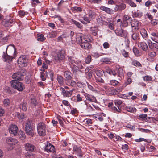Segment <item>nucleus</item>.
<instances>
[{
	"label": "nucleus",
	"mask_w": 158,
	"mask_h": 158,
	"mask_svg": "<svg viewBox=\"0 0 158 158\" xmlns=\"http://www.w3.org/2000/svg\"><path fill=\"white\" fill-rule=\"evenodd\" d=\"M17 54L14 46L10 45L7 47L6 52H3L2 58L4 61L10 63L16 57Z\"/></svg>",
	"instance_id": "1"
},
{
	"label": "nucleus",
	"mask_w": 158,
	"mask_h": 158,
	"mask_svg": "<svg viewBox=\"0 0 158 158\" xmlns=\"http://www.w3.org/2000/svg\"><path fill=\"white\" fill-rule=\"evenodd\" d=\"M35 127L32 123L31 120H28L25 125V131L27 135L33 136L34 135Z\"/></svg>",
	"instance_id": "2"
},
{
	"label": "nucleus",
	"mask_w": 158,
	"mask_h": 158,
	"mask_svg": "<svg viewBox=\"0 0 158 158\" xmlns=\"http://www.w3.org/2000/svg\"><path fill=\"white\" fill-rule=\"evenodd\" d=\"M10 83L12 87L19 91H22L25 88L24 85L17 80H12Z\"/></svg>",
	"instance_id": "3"
},
{
	"label": "nucleus",
	"mask_w": 158,
	"mask_h": 158,
	"mask_svg": "<svg viewBox=\"0 0 158 158\" xmlns=\"http://www.w3.org/2000/svg\"><path fill=\"white\" fill-rule=\"evenodd\" d=\"M37 130L38 133L40 136H44L46 134V125L43 122L39 123L37 125Z\"/></svg>",
	"instance_id": "4"
},
{
	"label": "nucleus",
	"mask_w": 158,
	"mask_h": 158,
	"mask_svg": "<svg viewBox=\"0 0 158 158\" xmlns=\"http://www.w3.org/2000/svg\"><path fill=\"white\" fill-rule=\"evenodd\" d=\"M25 70L23 69H20L18 72L15 73L12 75V78L14 80H17L19 81L23 80V76L25 73Z\"/></svg>",
	"instance_id": "5"
},
{
	"label": "nucleus",
	"mask_w": 158,
	"mask_h": 158,
	"mask_svg": "<svg viewBox=\"0 0 158 158\" xmlns=\"http://www.w3.org/2000/svg\"><path fill=\"white\" fill-rule=\"evenodd\" d=\"M65 51L64 49H62L59 51L57 55L55 56V60L57 62H60L64 59L65 56Z\"/></svg>",
	"instance_id": "6"
},
{
	"label": "nucleus",
	"mask_w": 158,
	"mask_h": 158,
	"mask_svg": "<svg viewBox=\"0 0 158 158\" xmlns=\"http://www.w3.org/2000/svg\"><path fill=\"white\" fill-rule=\"evenodd\" d=\"M115 33L117 36L121 37H126L128 33L127 31L121 28H117L114 31Z\"/></svg>",
	"instance_id": "7"
},
{
	"label": "nucleus",
	"mask_w": 158,
	"mask_h": 158,
	"mask_svg": "<svg viewBox=\"0 0 158 158\" xmlns=\"http://www.w3.org/2000/svg\"><path fill=\"white\" fill-rule=\"evenodd\" d=\"M68 60L73 65H76L78 67L81 69H82L83 67L81 64V62L77 60V59H75L73 57L71 56L69 57L68 58Z\"/></svg>",
	"instance_id": "8"
},
{
	"label": "nucleus",
	"mask_w": 158,
	"mask_h": 158,
	"mask_svg": "<svg viewBox=\"0 0 158 158\" xmlns=\"http://www.w3.org/2000/svg\"><path fill=\"white\" fill-rule=\"evenodd\" d=\"M9 132L10 135L15 136L17 135L18 131V128L15 125H11L9 128Z\"/></svg>",
	"instance_id": "9"
},
{
	"label": "nucleus",
	"mask_w": 158,
	"mask_h": 158,
	"mask_svg": "<svg viewBox=\"0 0 158 158\" xmlns=\"http://www.w3.org/2000/svg\"><path fill=\"white\" fill-rule=\"evenodd\" d=\"M60 90L61 91V94L63 95L64 97H69L71 96L72 94L73 91V89H72L70 91L65 90L64 88L62 87L60 88Z\"/></svg>",
	"instance_id": "10"
},
{
	"label": "nucleus",
	"mask_w": 158,
	"mask_h": 158,
	"mask_svg": "<svg viewBox=\"0 0 158 158\" xmlns=\"http://www.w3.org/2000/svg\"><path fill=\"white\" fill-rule=\"evenodd\" d=\"M139 48L144 52L148 51V48L146 43L144 42H139L138 44Z\"/></svg>",
	"instance_id": "11"
},
{
	"label": "nucleus",
	"mask_w": 158,
	"mask_h": 158,
	"mask_svg": "<svg viewBox=\"0 0 158 158\" xmlns=\"http://www.w3.org/2000/svg\"><path fill=\"white\" fill-rule=\"evenodd\" d=\"M25 149L27 151L34 152L35 150V147L31 144L27 143L24 144Z\"/></svg>",
	"instance_id": "12"
},
{
	"label": "nucleus",
	"mask_w": 158,
	"mask_h": 158,
	"mask_svg": "<svg viewBox=\"0 0 158 158\" xmlns=\"http://www.w3.org/2000/svg\"><path fill=\"white\" fill-rule=\"evenodd\" d=\"M2 23V25L5 27H8L10 26H11L12 24L14 23V22L13 19H10L7 20L4 19Z\"/></svg>",
	"instance_id": "13"
},
{
	"label": "nucleus",
	"mask_w": 158,
	"mask_h": 158,
	"mask_svg": "<svg viewBox=\"0 0 158 158\" xmlns=\"http://www.w3.org/2000/svg\"><path fill=\"white\" fill-rule=\"evenodd\" d=\"M84 104L82 105V107L85 109L86 110L87 112H91L94 110L91 106V105L89 104L86 101H84Z\"/></svg>",
	"instance_id": "14"
},
{
	"label": "nucleus",
	"mask_w": 158,
	"mask_h": 158,
	"mask_svg": "<svg viewBox=\"0 0 158 158\" xmlns=\"http://www.w3.org/2000/svg\"><path fill=\"white\" fill-rule=\"evenodd\" d=\"M45 150L47 152H53L55 151V148L53 145L48 143L47 144L45 148Z\"/></svg>",
	"instance_id": "15"
},
{
	"label": "nucleus",
	"mask_w": 158,
	"mask_h": 158,
	"mask_svg": "<svg viewBox=\"0 0 158 158\" xmlns=\"http://www.w3.org/2000/svg\"><path fill=\"white\" fill-rule=\"evenodd\" d=\"M6 142L8 145L11 146L17 143L18 141L15 139L10 137L7 139Z\"/></svg>",
	"instance_id": "16"
},
{
	"label": "nucleus",
	"mask_w": 158,
	"mask_h": 158,
	"mask_svg": "<svg viewBox=\"0 0 158 158\" xmlns=\"http://www.w3.org/2000/svg\"><path fill=\"white\" fill-rule=\"evenodd\" d=\"M18 64L22 66H25L27 62V59L25 58V56H22L19 57L18 59Z\"/></svg>",
	"instance_id": "17"
},
{
	"label": "nucleus",
	"mask_w": 158,
	"mask_h": 158,
	"mask_svg": "<svg viewBox=\"0 0 158 158\" xmlns=\"http://www.w3.org/2000/svg\"><path fill=\"white\" fill-rule=\"evenodd\" d=\"M84 96L86 98L85 101L87 100L89 102H95L97 101L95 97L93 96L87 94H85Z\"/></svg>",
	"instance_id": "18"
},
{
	"label": "nucleus",
	"mask_w": 158,
	"mask_h": 158,
	"mask_svg": "<svg viewBox=\"0 0 158 158\" xmlns=\"http://www.w3.org/2000/svg\"><path fill=\"white\" fill-rule=\"evenodd\" d=\"M126 7V5L124 3H121L119 5H116L114 8L115 11H121L125 9Z\"/></svg>",
	"instance_id": "19"
},
{
	"label": "nucleus",
	"mask_w": 158,
	"mask_h": 158,
	"mask_svg": "<svg viewBox=\"0 0 158 158\" xmlns=\"http://www.w3.org/2000/svg\"><path fill=\"white\" fill-rule=\"evenodd\" d=\"M139 22L135 19L132 20L131 22L132 27H134L135 30L139 29Z\"/></svg>",
	"instance_id": "20"
},
{
	"label": "nucleus",
	"mask_w": 158,
	"mask_h": 158,
	"mask_svg": "<svg viewBox=\"0 0 158 158\" xmlns=\"http://www.w3.org/2000/svg\"><path fill=\"white\" fill-rule=\"evenodd\" d=\"M89 42H86V43L83 42L81 44V46L82 48L88 50L90 49L92 47L91 44Z\"/></svg>",
	"instance_id": "21"
},
{
	"label": "nucleus",
	"mask_w": 158,
	"mask_h": 158,
	"mask_svg": "<svg viewBox=\"0 0 158 158\" xmlns=\"http://www.w3.org/2000/svg\"><path fill=\"white\" fill-rule=\"evenodd\" d=\"M140 34L144 39L147 40L148 38V36L147 31L144 29L142 28L140 30Z\"/></svg>",
	"instance_id": "22"
},
{
	"label": "nucleus",
	"mask_w": 158,
	"mask_h": 158,
	"mask_svg": "<svg viewBox=\"0 0 158 158\" xmlns=\"http://www.w3.org/2000/svg\"><path fill=\"white\" fill-rule=\"evenodd\" d=\"M19 107L23 111H26L27 108V102L24 101L22 102L20 104Z\"/></svg>",
	"instance_id": "23"
},
{
	"label": "nucleus",
	"mask_w": 158,
	"mask_h": 158,
	"mask_svg": "<svg viewBox=\"0 0 158 158\" xmlns=\"http://www.w3.org/2000/svg\"><path fill=\"white\" fill-rule=\"evenodd\" d=\"M66 84L68 86H71L73 87L76 85V82L71 79L65 80Z\"/></svg>",
	"instance_id": "24"
},
{
	"label": "nucleus",
	"mask_w": 158,
	"mask_h": 158,
	"mask_svg": "<svg viewBox=\"0 0 158 158\" xmlns=\"http://www.w3.org/2000/svg\"><path fill=\"white\" fill-rule=\"evenodd\" d=\"M89 19H94L96 17V14L95 11L93 10H90L88 12Z\"/></svg>",
	"instance_id": "25"
},
{
	"label": "nucleus",
	"mask_w": 158,
	"mask_h": 158,
	"mask_svg": "<svg viewBox=\"0 0 158 158\" xmlns=\"http://www.w3.org/2000/svg\"><path fill=\"white\" fill-rule=\"evenodd\" d=\"M73 150L75 154H77L80 157H81L82 155L80 154L81 152V148L78 147L77 146L74 145L73 147Z\"/></svg>",
	"instance_id": "26"
},
{
	"label": "nucleus",
	"mask_w": 158,
	"mask_h": 158,
	"mask_svg": "<svg viewBox=\"0 0 158 158\" xmlns=\"http://www.w3.org/2000/svg\"><path fill=\"white\" fill-rule=\"evenodd\" d=\"M100 9L101 10L104 11L109 14H111L113 12V10L111 9L103 6H101Z\"/></svg>",
	"instance_id": "27"
},
{
	"label": "nucleus",
	"mask_w": 158,
	"mask_h": 158,
	"mask_svg": "<svg viewBox=\"0 0 158 158\" xmlns=\"http://www.w3.org/2000/svg\"><path fill=\"white\" fill-rule=\"evenodd\" d=\"M84 36L85 35L82 34L77 35L76 38L77 42L78 44H80L82 42L83 39L84 38Z\"/></svg>",
	"instance_id": "28"
},
{
	"label": "nucleus",
	"mask_w": 158,
	"mask_h": 158,
	"mask_svg": "<svg viewBox=\"0 0 158 158\" xmlns=\"http://www.w3.org/2000/svg\"><path fill=\"white\" fill-rule=\"evenodd\" d=\"M71 23L73 24H74L77 27L81 29L82 28L83 26L81 23L73 19H72L71 20Z\"/></svg>",
	"instance_id": "29"
},
{
	"label": "nucleus",
	"mask_w": 158,
	"mask_h": 158,
	"mask_svg": "<svg viewBox=\"0 0 158 158\" xmlns=\"http://www.w3.org/2000/svg\"><path fill=\"white\" fill-rule=\"evenodd\" d=\"M90 29L92 34L94 36H96L97 34L98 31V27L95 26L92 27H91Z\"/></svg>",
	"instance_id": "30"
},
{
	"label": "nucleus",
	"mask_w": 158,
	"mask_h": 158,
	"mask_svg": "<svg viewBox=\"0 0 158 158\" xmlns=\"http://www.w3.org/2000/svg\"><path fill=\"white\" fill-rule=\"evenodd\" d=\"M71 73L69 71H66L64 72V75L66 78L65 80L71 79L72 76H71Z\"/></svg>",
	"instance_id": "31"
},
{
	"label": "nucleus",
	"mask_w": 158,
	"mask_h": 158,
	"mask_svg": "<svg viewBox=\"0 0 158 158\" xmlns=\"http://www.w3.org/2000/svg\"><path fill=\"white\" fill-rule=\"evenodd\" d=\"M57 80L60 85H63L64 79L61 75H58L57 77Z\"/></svg>",
	"instance_id": "32"
},
{
	"label": "nucleus",
	"mask_w": 158,
	"mask_h": 158,
	"mask_svg": "<svg viewBox=\"0 0 158 158\" xmlns=\"http://www.w3.org/2000/svg\"><path fill=\"white\" fill-rule=\"evenodd\" d=\"M19 135L20 139L22 140H24L25 139V135L22 131L20 130L19 133Z\"/></svg>",
	"instance_id": "33"
},
{
	"label": "nucleus",
	"mask_w": 158,
	"mask_h": 158,
	"mask_svg": "<svg viewBox=\"0 0 158 158\" xmlns=\"http://www.w3.org/2000/svg\"><path fill=\"white\" fill-rule=\"evenodd\" d=\"M45 38L44 37L43 35L37 34V40L38 41L43 42L45 40Z\"/></svg>",
	"instance_id": "34"
},
{
	"label": "nucleus",
	"mask_w": 158,
	"mask_h": 158,
	"mask_svg": "<svg viewBox=\"0 0 158 158\" xmlns=\"http://www.w3.org/2000/svg\"><path fill=\"white\" fill-rule=\"evenodd\" d=\"M40 77L43 81H45L46 80V78L48 77V72L46 71L45 73H40Z\"/></svg>",
	"instance_id": "35"
},
{
	"label": "nucleus",
	"mask_w": 158,
	"mask_h": 158,
	"mask_svg": "<svg viewBox=\"0 0 158 158\" xmlns=\"http://www.w3.org/2000/svg\"><path fill=\"white\" fill-rule=\"evenodd\" d=\"M131 38L135 41L139 39V34L137 33H134L131 35Z\"/></svg>",
	"instance_id": "36"
},
{
	"label": "nucleus",
	"mask_w": 158,
	"mask_h": 158,
	"mask_svg": "<svg viewBox=\"0 0 158 158\" xmlns=\"http://www.w3.org/2000/svg\"><path fill=\"white\" fill-rule=\"evenodd\" d=\"M117 72L118 73V76L119 77L121 78L123 77L124 74L123 69L122 68H119L118 70H117Z\"/></svg>",
	"instance_id": "37"
},
{
	"label": "nucleus",
	"mask_w": 158,
	"mask_h": 158,
	"mask_svg": "<svg viewBox=\"0 0 158 158\" xmlns=\"http://www.w3.org/2000/svg\"><path fill=\"white\" fill-rule=\"evenodd\" d=\"M133 51L134 54L137 56H140V52H139L138 49L136 48H134L133 49Z\"/></svg>",
	"instance_id": "38"
},
{
	"label": "nucleus",
	"mask_w": 158,
	"mask_h": 158,
	"mask_svg": "<svg viewBox=\"0 0 158 158\" xmlns=\"http://www.w3.org/2000/svg\"><path fill=\"white\" fill-rule=\"evenodd\" d=\"M126 110L128 112H135L136 111L135 108L132 107H126Z\"/></svg>",
	"instance_id": "39"
},
{
	"label": "nucleus",
	"mask_w": 158,
	"mask_h": 158,
	"mask_svg": "<svg viewBox=\"0 0 158 158\" xmlns=\"http://www.w3.org/2000/svg\"><path fill=\"white\" fill-rule=\"evenodd\" d=\"M147 114H140L139 115V117L140 118L142 119H145V120L146 121H148V119H150L151 117H148L147 118Z\"/></svg>",
	"instance_id": "40"
},
{
	"label": "nucleus",
	"mask_w": 158,
	"mask_h": 158,
	"mask_svg": "<svg viewBox=\"0 0 158 158\" xmlns=\"http://www.w3.org/2000/svg\"><path fill=\"white\" fill-rule=\"evenodd\" d=\"M93 71L98 77H100L102 75V73L100 70L95 69H94Z\"/></svg>",
	"instance_id": "41"
},
{
	"label": "nucleus",
	"mask_w": 158,
	"mask_h": 158,
	"mask_svg": "<svg viewBox=\"0 0 158 158\" xmlns=\"http://www.w3.org/2000/svg\"><path fill=\"white\" fill-rule=\"evenodd\" d=\"M10 103V100L8 99H5L3 100V104L5 106H9Z\"/></svg>",
	"instance_id": "42"
},
{
	"label": "nucleus",
	"mask_w": 158,
	"mask_h": 158,
	"mask_svg": "<svg viewBox=\"0 0 158 158\" xmlns=\"http://www.w3.org/2000/svg\"><path fill=\"white\" fill-rule=\"evenodd\" d=\"M122 54L123 56L126 58L129 57V52L126 51L125 50H123L122 51Z\"/></svg>",
	"instance_id": "43"
},
{
	"label": "nucleus",
	"mask_w": 158,
	"mask_h": 158,
	"mask_svg": "<svg viewBox=\"0 0 158 158\" xmlns=\"http://www.w3.org/2000/svg\"><path fill=\"white\" fill-rule=\"evenodd\" d=\"M109 84L113 86H115L119 85V82L115 80H111L110 81V83Z\"/></svg>",
	"instance_id": "44"
},
{
	"label": "nucleus",
	"mask_w": 158,
	"mask_h": 158,
	"mask_svg": "<svg viewBox=\"0 0 158 158\" xmlns=\"http://www.w3.org/2000/svg\"><path fill=\"white\" fill-rule=\"evenodd\" d=\"M132 64L136 66L140 67L141 66V64L139 62L135 60H132Z\"/></svg>",
	"instance_id": "45"
},
{
	"label": "nucleus",
	"mask_w": 158,
	"mask_h": 158,
	"mask_svg": "<svg viewBox=\"0 0 158 158\" xmlns=\"http://www.w3.org/2000/svg\"><path fill=\"white\" fill-rule=\"evenodd\" d=\"M139 130L142 132H144L146 133H150L151 131L149 129H144L143 128H138Z\"/></svg>",
	"instance_id": "46"
},
{
	"label": "nucleus",
	"mask_w": 158,
	"mask_h": 158,
	"mask_svg": "<svg viewBox=\"0 0 158 158\" xmlns=\"http://www.w3.org/2000/svg\"><path fill=\"white\" fill-rule=\"evenodd\" d=\"M77 86L79 87L83 88L86 86V85L83 82H80L77 83Z\"/></svg>",
	"instance_id": "47"
},
{
	"label": "nucleus",
	"mask_w": 158,
	"mask_h": 158,
	"mask_svg": "<svg viewBox=\"0 0 158 158\" xmlns=\"http://www.w3.org/2000/svg\"><path fill=\"white\" fill-rule=\"evenodd\" d=\"M17 114L18 118L19 119H23L25 118V114L24 113H22L20 114L19 113H18Z\"/></svg>",
	"instance_id": "48"
},
{
	"label": "nucleus",
	"mask_w": 158,
	"mask_h": 158,
	"mask_svg": "<svg viewBox=\"0 0 158 158\" xmlns=\"http://www.w3.org/2000/svg\"><path fill=\"white\" fill-rule=\"evenodd\" d=\"M127 2L131 7H135L136 5L131 0H128L127 1Z\"/></svg>",
	"instance_id": "49"
},
{
	"label": "nucleus",
	"mask_w": 158,
	"mask_h": 158,
	"mask_svg": "<svg viewBox=\"0 0 158 158\" xmlns=\"http://www.w3.org/2000/svg\"><path fill=\"white\" fill-rule=\"evenodd\" d=\"M95 80L96 82L101 83H104V81L102 79V78L100 77H95Z\"/></svg>",
	"instance_id": "50"
},
{
	"label": "nucleus",
	"mask_w": 158,
	"mask_h": 158,
	"mask_svg": "<svg viewBox=\"0 0 158 158\" xmlns=\"http://www.w3.org/2000/svg\"><path fill=\"white\" fill-rule=\"evenodd\" d=\"M90 40V39L89 38H88L87 36L85 35L84 36V38L83 39L82 42L81 43L80 45L81 44L83 43V42L86 43V42H89Z\"/></svg>",
	"instance_id": "51"
},
{
	"label": "nucleus",
	"mask_w": 158,
	"mask_h": 158,
	"mask_svg": "<svg viewBox=\"0 0 158 158\" xmlns=\"http://www.w3.org/2000/svg\"><path fill=\"white\" fill-rule=\"evenodd\" d=\"M102 0H89V1L91 3H101Z\"/></svg>",
	"instance_id": "52"
},
{
	"label": "nucleus",
	"mask_w": 158,
	"mask_h": 158,
	"mask_svg": "<svg viewBox=\"0 0 158 158\" xmlns=\"http://www.w3.org/2000/svg\"><path fill=\"white\" fill-rule=\"evenodd\" d=\"M91 57L90 55H88L86 58L85 59V62L86 64L89 63L91 61Z\"/></svg>",
	"instance_id": "53"
},
{
	"label": "nucleus",
	"mask_w": 158,
	"mask_h": 158,
	"mask_svg": "<svg viewBox=\"0 0 158 158\" xmlns=\"http://www.w3.org/2000/svg\"><path fill=\"white\" fill-rule=\"evenodd\" d=\"M110 60L107 58H102L101 61L105 63L106 64H108L110 62Z\"/></svg>",
	"instance_id": "54"
},
{
	"label": "nucleus",
	"mask_w": 158,
	"mask_h": 158,
	"mask_svg": "<svg viewBox=\"0 0 158 158\" xmlns=\"http://www.w3.org/2000/svg\"><path fill=\"white\" fill-rule=\"evenodd\" d=\"M132 82V79L131 78H128L127 79V80L125 83V86H126L127 85L130 84Z\"/></svg>",
	"instance_id": "55"
},
{
	"label": "nucleus",
	"mask_w": 158,
	"mask_h": 158,
	"mask_svg": "<svg viewBox=\"0 0 158 158\" xmlns=\"http://www.w3.org/2000/svg\"><path fill=\"white\" fill-rule=\"evenodd\" d=\"M151 23L153 25H156L158 23V20L156 19H152L151 21Z\"/></svg>",
	"instance_id": "56"
},
{
	"label": "nucleus",
	"mask_w": 158,
	"mask_h": 158,
	"mask_svg": "<svg viewBox=\"0 0 158 158\" xmlns=\"http://www.w3.org/2000/svg\"><path fill=\"white\" fill-rule=\"evenodd\" d=\"M76 101L77 102H81L82 101V98L79 94H78L76 96Z\"/></svg>",
	"instance_id": "57"
},
{
	"label": "nucleus",
	"mask_w": 158,
	"mask_h": 158,
	"mask_svg": "<svg viewBox=\"0 0 158 158\" xmlns=\"http://www.w3.org/2000/svg\"><path fill=\"white\" fill-rule=\"evenodd\" d=\"M103 46L105 49H107L109 48L110 45L107 42H105L103 44Z\"/></svg>",
	"instance_id": "58"
},
{
	"label": "nucleus",
	"mask_w": 158,
	"mask_h": 158,
	"mask_svg": "<svg viewBox=\"0 0 158 158\" xmlns=\"http://www.w3.org/2000/svg\"><path fill=\"white\" fill-rule=\"evenodd\" d=\"M118 107V108L119 110H118L116 107H112V110L114 112H120L121 111V109H120L119 108V107L118 106H117Z\"/></svg>",
	"instance_id": "59"
},
{
	"label": "nucleus",
	"mask_w": 158,
	"mask_h": 158,
	"mask_svg": "<svg viewBox=\"0 0 158 158\" xmlns=\"http://www.w3.org/2000/svg\"><path fill=\"white\" fill-rule=\"evenodd\" d=\"M27 12H24L22 10H20L19 12V14L21 17H23L25 15Z\"/></svg>",
	"instance_id": "60"
},
{
	"label": "nucleus",
	"mask_w": 158,
	"mask_h": 158,
	"mask_svg": "<svg viewBox=\"0 0 158 158\" xmlns=\"http://www.w3.org/2000/svg\"><path fill=\"white\" fill-rule=\"evenodd\" d=\"M143 80L144 81H151L152 80V78L150 77L146 76L143 77Z\"/></svg>",
	"instance_id": "61"
},
{
	"label": "nucleus",
	"mask_w": 158,
	"mask_h": 158,
	"mask_svg": "<svg viewBox=\"0 0 158 158\" xmlns=\"http://www.w3.org/2000/svg\"><path fill=\"white\" fill-rule=\"evenodd\" d=\"M117 69H111L110 75H112L114 76H115L117 74Z\"/></svg>",
	"instance_id": "62"
},
{
	"label": "nucleus",
	"mask_w": 158,
	"mask_h": 158,
	"mask_svg": "<svg viewBox=\"0 0 158 158\" xmlns=\"http://www.w3.org/2000/svg\"><path fill=\"white\" fill-rule=\"evenodd\" d=\"M76 65H73L74 66L72 68V71L73 73L76 72L78 70V68H79L78 67L76 66Z\"/></svg>",
	"instance_id": "63"
},
{
	"label": "nucleus",
	"mask_w": 158,
	"mask_h": 158,
	"mask_svg": "<svg viewBox=\"0 0 158 158\" xmlns=\"http://www.w3.org/2000/svg\"><path fill=\"white\" fill-rule=\"evenodd\" d=\"M156 53L155 52H152L148 53V55L151 57H153L156 55Z\"/></svg>",
	"instance_id": "64"
}]
</instances>
